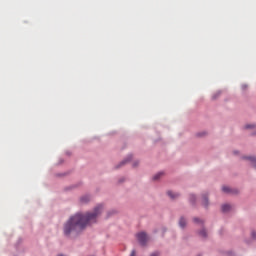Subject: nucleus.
<instances>
[{"instance_id": "1", "label": "nucleus", "mask_w": 256, "mask_h": 256, "mask_svg": "<svg viewBox=\"0 0 256 256\" xmlns=\"http://www.w3.org/2000/svg\"><path fill=\"white\" fill-rule=\"evenodd\" d=\"M103 211V206L99 205L94 208L93 212H88L86 214L77 213L74 216L70 217L67 223L64 225V235L69 237V235L75 233H81L87 225H91L97 222V218L101 215Z\"/></svg>"}, {"instance_id": "2", "label": "nucleus", "mask_w": 256, "mask_h": 256, "mask_svg": "<svg viewBox=\"0 0 256 256\" xmlns=\"http://www.w3.org/2000/svg\"><path fill=\"white\" fill-rule=\"evenodd\" d=\"M136 237H137L140 245H145L147 243L148 239H149L145 232L138 233Z\"/></svg>"}, {"instance_id": "3", "label": "nucleus", "mask_w": 256, "mask_h": 256, "mask_svg": "<svg viewBox=\"0 0 256 256\" xmlns=\"http://www.w3.org/2000/svg\"><path fill=\"white\" fill-rule=\"evenodd\" d=\"M231 210V205H229V204H224V205H222V211H223V213H227L228 211H230Z\"/></svg>"}, {"instance_id": "4", "label": "nucleus", "mask_w": 256, "mask_h": 256, "mask_svg": "<svg viewBox=\"0 0 256 256\" xmlns=\"http://www.w3.org/2000/svg\"><path fill=\"white\" fill-rule=\"evenodd\" d=\"M185 225H187V220H185V218H180L179 226L183 229L185 228Z\"/></svg>"}, {"instance_id": "5", "label": "nucleus", "mask_w": 256, "mask_h": 256, "mask_svg": "<svg viewBox=\"0 0 256 256\" xmlns=\"http://www.w3.org/2000/svg\"><path fill=\"white\" fill-rule=\"evenodd\" d=\"M202 203H203L204 207H207L209 205V200L207 199L206 195L202 196Z\"/></svg>"}, {"instance_id": "6", "label": "nucleus", "mask_w": 256, "mask_h": 256, "mask_svg": "<svg viewBox=\"0 0 256 256\" xmlns=\"http://www.w3.org/2000/svg\"><path fill=\"white\" fill-rule=\"evenodd\" d=\"M222 191L224 193H233V190L231 188H229V186H223Z\"/></svg>"}, {"instance_id": "7", "label": "nucleus", "mask_w": 256, "mask_h": 256, "mask_svg": "<svg viewBox=\"0 0 256 256\" xmlns=\"http://www.w3.org/2000/svg\"><path fill=\"white\" fill-rule=\"evenodd\" d=\"M168 195L171 199H177V197H179V194L173 193L171 191H168Z\"/></svg>"}, {"instance_id": "8", "label": "nucleus", "mask_w": 256, "mask_h": 256, "mask_svg": "<svg viewBox=\"0 0 256 256\" xmlns=\"http://www.w3.org/2000/svg\"><path fill=\"white\" fill-rule=\"evenodd\" d=\"M246 159H248L249 161H251L253 167H256V159H255V157H246Z\"/></svg>"}, {"instance_id": "9", "label": "nucleus", "mask_w": 256, "mask_h": 256, "mask_svg": "<svg viewBox=\"0 0 256 256\" xmlns=\"http://www.w3.org/2000/svg\"><path fill=\"white\" fill-rule=\"evenodd\" d=\"M199 235H200V237H207V231H205V229H203L199 232Z\"/></svg>"}, {"instance_id": "10", "label": "nucleus", "mask_w": 256, "mask_h": 256, "mask_svg": "<svg viewBox=\"0 0 256 256\" xmlns=\"http://www.w3.org/2000/svg\"><path fill=\"white\" fill-rule=\"evenodd\" d=\"M89 196H83L82 198H81V201H82V203H87V201H89Z\"/></svg>"}, {"instance_id": "11", "label": "nucleus", "mask_w": 256, "mask_h": 256, "mask_svg": "<svg viewBox=\"0 0 256 256\" xmlns=\"http://www.w3.org/2000/svg\"><path fill=\"white\" fill-rule=\"evenodd\" d=\"M161 175H163V173H158V174H156V175L153 177L154 181H157V180L161 177Z\"/></svg>"}, {"instance_id": "12", "label": "nucleus", "mask_w": 256, "mask_h": 256, "mask_svg": "<svg viewBox=\"0 0 256 256\" xmlns=\"http://www.w3.org/2000/svg\"><path fill=\"white\" fill-rule=\"evenodd\" d=\"M221 95V92H216L214 95H213V99H216L217 97H219Z\"/></svg>"}, {"instance_id": "13", "label": "nucleus", "mask_w": 256, "mask_h": 256, "mask_svg": "<svg viewBox=\"0 0 256 256\" xmlns=\"http://www.w3.org/2000/svg\"><path fill=\"white\" fill-rule=\"evenodd\" d=\"M255 125H246L245 129H254Z\"/></svg>"}, {"instance_id": "14", "label": "nucleus", "mask_w": 256, "mask_h": 256, "mask_svg": "<svg viewBox=\"0 0 256 256\" xmlns=\"http://www.w3.org/2000/svg\"><path fill=\"white\" fill-rule=\"evenodd\" d=\"M194 223H203L199 218H194Z\"/></svg>"}, {"instance_id": "15", "label": "nucleus", "mask_w": 256, "mask_h": 256, "mask_svg": "<svg viewBox=\"0 0 256 256\" xmlns=\"http://www.w3.org/2000/svg\"><path fill=\"white\" fill-rule=\"evenodd\" d=\"M252 238L256 239V232L255 231H252Z\"/></svg>"}, {"instance_id": "16", "label": "nucleus", "mask_w": 256, "mask_h": 256, "mask_svg": "<svg viewBox=\"0 0 256 256\" xmlns=\"http://www.w3.org/2000/svg\"><path fill=\"white\" fill-rule=\"evenodd\" d=\"M135 255H136V252H135V250H133V251L131 252L130 256H135Z\"/></svg>"}, {"instance_id": "17", "label": "nucleus", "mask_w": 256, "mask_h": 256, "mask_svg": "<svg viewBox=\"0 0 256 256\" xmlns=\"http://www.w3.org/2000/svg\"><path fill=\"white\" fill-rule=\"evenodd\" d=\"M151 256H159L158 252H154L151 254Z\"/></svg>"}, {"instance_id": "18", "label": "nucleus", "mask_w": 256, "mask_h": 256, "mask_svg": "<svg viewBox=\"0 0 256 256\" xmlns=\"http://www.w3.org/2000/svg\"><path fill=\"white\" fill-rule=\"evenodd\" d=\"M193 199H195V196H194V195H191V196H190V201H193Z\"/></svg>"}, {"instance_id": "19", "label": "nucleus", "mask_w": 256, "mask_h": 256, "mask_svg": "<svg viewBox=\"0 0 256 256\" xmlns=\"http://www.w3.org/2000/svg\"><path fill=\"white\" fill-rule=\"evenodd\" d=\"M125 163H126V161H122V162L120 163V165H125Z\"/></svg>"}, {"instance_id": "20", "label": "nucleus", "mask_w": 256, "mask_h": 256, "mask_svg": "<svg viewBox=\"0 0 256 256\" xmlns=\"http://www.w3.org/2000/svg\"><path fill=\"white\" fill-rule=\"evenodd\" d=\"M247 86H243V89H245Z\"/></svg>"}]
</instances>
